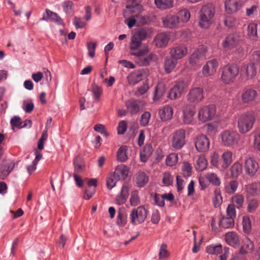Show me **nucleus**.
<instances>
[{
    "label": "nucleus",
    "mask_w": 260,
    "mask_h": 260,
    "mask_svg": "<svg viewBox=\"0 0 260 260\" xmlns=\"http://www.w3.org/2000/svg\"><path fill=\"white\" fill-rule=\"evenodd\" d=\"M147 37V31L144 28L135 29L132 32L129 44V54L137 57L136 62L140 66L148 65L155 55L149 52V46L142 41Z\"/></svg>",
    "instance_id": "f257e3e1"
},
{
    "label": "nucleus",
    "mask_w": 260,
    "mask_h": 260,
    "mask_svg": "<svg viewBox=\"0 0 260 260\" xmlns=\"http://www.w3.org/2000/svg\"><path fill=\"white\" fill-rule=\"evenodd\" d=\"M215 13V8L212 3H207L201 7L199 12V25L207 29L211 25Z\"/></svg>",
    "instance_id": "f03ea898"
},
{
    "label": "nucleus",
    "mask_w": 260,
    "mask_h": 260,
    "mask_svg": "<svg viewBox=\"0 0 260 260\" xmlns=\"http://www.w3.org/2000/svg\"><path fill=\"white\" fill-rule=\"evenodd\" d=\"M222 145L231 148H236L241 144V136L240 133L235 130L226 129L221 132L219 135Z\"/></svg>",
    "instance_id": "7ed1b4c3"
},
{
    "label": "nucleus",
    "mask_w": 260,
    "mask_h": 260,
    "mask_svg": "<svg viewBox=\"0 0 260 260\" xmlns=\"http://www.w3.org/2000/svg\"><path fill=\"white\" fill-rule=\"evenodd\" d=\"M256 120V114L253 112H247L242 114L238 118L237 128L241 134H245L253 127Z\"/></svg>",
    "instance_id": "20e7f679"
},
{
    "label": "nucleus",
    "mask_w": 260,
    "mask_h": 260,
    "mask_svg": "<svg viewBox=\"0 0 260 260\" xmlns=\"http://www.w3.org/2000/svg\"><path fill=\"white\" fill-rule=\"evenodd\" d=\"M239 72V68L235 64H228L222 69L221 81L225 84L234 82Z\"/></svg>",
    "instance_id": "39448f33"
},
{
    "label": "nucleus",
    "mask_w": 260,
    "mask_h": 260,
    "mask_svg": "<svg viewBox=\"0 0 260 260\" xmlns=\"http://www.w3.org/2000/svg\"><path fill=\"white\" fill-rule=\"evenodd\" d=\"M147 216V211L144 206H140L132 210L129 214L131 223L137 225L143 223Z\"/></svg>",
    "instance_id": "423d86ee"
},
{
    "label": "nucleus",
    "mask_w": 260,
    "mask_h": 260,
    "mask_svg": "<svg viewBox=\"0 0 260 260\" xmlns=\"http://www.w3.org/2000/svg\"><path fill=\"white\" fill-rule=\"evenodd\" d=\"M185 131L183 129H179L170 136V143L172 147L175 150L181 149L185 144Z\"/></svg>",
    "instance_id": "0eeeda50"
},
{
    "label": "nucleus",
    "mask_w": 260,
    "mask_h": 260,
    "mask_svg": "<svg viewBox=\"0 0 260 260\" xmlns=\"http://www.w3.org/2000/svg\"><path fill=\"white\" fill-rule=\"evenodd\" d=\"M149 75V70L140 69L131 72L127 76L126 79L129 85L134 86L146 78Z\"/></svg>",
    "instance_id": "6e6552de"
},
{
    "label": "nucleus",
    "mask_w": 260,
    "mask_h": 260,
    "mask_svg": "<svg viewBox=\"0 0 260 260\" xmlns=\"http://www.w3.org/2000/svg\"><path fill=\"white\" fill-rule=\"evenodd\" d=\"M216 107L214 105L201 108L198 113V118L202 122L212 120L216 116Z\"/></svg>",
    "instance_id": "1a4fd4ad"
},
{
    "label": "nucleus",
    "mask_w": 260,
    "mask_h": 260,
    "mask_svg": "<svg viewBox=\"0 0 260 260\" xmlns=\"http://www.w3.org/2000/svg\"><path fill=\"white\" fill-rule=\"evenodd\" d=\"M244 167L246 174L250 177L255 176L259 169L257 161L251 157L245 158Z\"/></svg>",
    "instance_id": "9d476101"
},
{
    "label": "nucleus",
    "mask_w": 260,
    "mask_h": 260,
    "mask_svg": "<svg viewBox=\"0 0 260 260\" xmlns=\"http://www.w3.org/2000/svg\"><path fill=\"white\" fill-rule=\"evenodd\" d=\"M257 68L253 62L244 64L241 69L240 76L242 80H249L253 79L256 75Z\"/></svg>",
    "instance_id": "9b49d317"
},
{
    "label": "nucleus",
    "mask_w": 260,
    "mask_h": 260,
    "mask_svg": "<svg viewBox=\"0 0 260 260\" xmlns=\"http://www.w3.org/2000/svg\"><path fill=\"white\" fill-rule=\"evenodd\" d=\"M188 86V84L185 81H178L170 89L168 98L172 100L180 98L182 94L186 90Z\"/></svg>",
    "instance_id": "f8f14e48"
},
{
    "label": "nucleus",
    "mask_w": 260,
    "mask_h": 260,
    "mask_svg": "<svg viewBox=\"0 0 260 260\" xmlns=\"http://www.w3.org/2000/svg\"><path fill=\"white\" fill-rule=\"evenodd\" d=\"M194 145L199 152H206L209 150L210 141L207 136L200 135L196 138Z\"/></svg>",
    "instance_id": "ddd939ff"
},
{
    "label": "nucleus",
    "mask_w": 260,
    "mask_h": 260,
    "mask_svg": "<svg viewBox=\"0 0 260 260\" xmlns=\"http://www.w3.org/2000/svg\"><path fill=\"white\" fill-rule=\"evenodd\" d=\"M207 51L205 46H200L189 57V63L192 66L198 64L200 61L205 58Z\"/></svg>",
    "instance_id": "4468645a"
},
{
    "label": "nucleus",
    "mask_w": 260,
    "mask_h": 260,
    "mask_svg": "<svg viewBox=\"0 0 260 260\" xmlns=\"http://www.w3.org/2000/svg\"><path fill=\"white\" fill-rule=\"evenodd\" d=\"M187 98L191 103L198 104L201 102L204 98L203 88L196 87L191 88L187 95Z\"/></svg>",
    "instance_id": "2eb2a0df"
},
{
    "label": "nucleus",
    "mask_w": 260,
    "mask_h": 260,
    "mask_svg": "<svg viewBox=\"0 0 260 260\" xmlns=\"http://www.w3.org/2000/svg\"><path fill=\"white\" fill-rule=\"evenodd\" d=\"M187 53L188 48L184 44H179L172 47L170 52L171 57L177 60L183 58Z\"/></svg>",
    "instance_id": "dca6fc26"
},
{
    "label": "nucleus",
    "mask_w": 260,
    "mask_h": 260,
    "mask_svg": "<svg viewBox=\"0 0 260 260\" xmlns=\"http://www.w3.org/2000/svg\"><path fill=\"white\" fill-rule=\"evenodd\" d=\"M218 67V62L216 59L208 61L202 68V74L205 77L213 75L216 72Z\"/></svg>",
    "instance_id": "f3484780"
},
{
    "label": "nucleus",
    "mask_w": 260,
    "mask_h": 260,
    "mask_svg": "<svg viewBox=\"0 0 260 260\" xmlns=\"http://www.w3.org/2000/svg\"><path fill=\"white\" fill-rule=\"evenodd\" d=\"M141 2L134 1L131 3H128L126 7V10L124 14L126 16L127 14H131L132 16H135L137 18L140 17V14L143 11V6L140 4Z\"/></svg>",
    "instance_id": "a211bd4d"
},
{
    "label": "nucleus",
    "mask_w": 260,
    "mask_h": 260,
    "mask_svg": "<svg viewBox=\"0 0 260 260\" xmlns=\"http://www.w3.org/2000/svg\"><path fill=\"white\" fill-rule=\"evenodd\" d=\"M130 187L131 185L129 184L123 183L119 193L115 197V203L117 205H122L126 202L129 194Z\"/></svg>",
    "instance_id": "6ab92c4d"
},
{
    "label": "nucleus",
    "mask_w": 260,
    "mask_h": 260,
    "mask_svg": "<svg viewBox=\"0 0 260 260\" xmlns=\"http://www.w3.org/2000/svg\"><path fill=\"white\" fill-rule=\"evenodd\" d=\"M243 3L241 0H225V12L228 14L237 13L241 9Z\"/></svg>",
    "instance_id": "aec40b11"
},
{
    "label": "nucleus",
    "mask_w": 260,
    "mask_h": 260,
    "mask_svg": "<svg viewBox=\"0 0 260 260\" xmlns=\"http://www.w3.org/2000/svg\"><path fill=\"white\" fill-rule=\"evenodd\" d=\"M241 36L238 34L229 35L222 41V46L224 49H230L236 46L240 41Z\"/></svg>",
    "instance_id": "412c9836"
},
{
    "label": "nucleus",
    "mask_w": 260,
    "mask_h": 260,
    "mask_svg": "<svg viewBox=\"0 0 260 260\" xmlns=\"http://www.w3.org/2000/svg\"><path fill=\"white\" fill-rule=\"evenodd\" d=\"M15 163L11 160L3 161L0 166V179H5L13 170Z\"/></svg>",
    "instance_id": "4be33fe9"
},
{
    "label": "nucleus",
    "mask_w": 260,
    "mask_h": 260,
    "mask_svg": "<svg viewBox=\"0 0 260 260\" xmlns=\"http://www.w3.org/2000/svg\"><path fill=\"white\" fill-rule=\"evenodd\" d=\"M170 35L166 32H161L157 34L154 38V45L158 48L166 47L170 40Z\"/></svg>",
    "instance_id": "5701e85b"
},
{
    "label": "nucleus",
    "mask_w": 260,
    "mask_h": 260,
    "mask_svg": "<svg viewBox=\"0 0 260 260\" xmlns=\"http://www.w3.org/2000/svg\"><path fill=\"white\" fill-rule=\"evenodd\" d=\"M233 160L232 152L229 150L224 151L222 153L220 159V170H225L228 169Z\"/></svg>",
    "instance_id": "b1692460"
},
{
    "label": "nucleus",
    "mask_w": 260,
    "mask_h": 260,
    "mask_svg": "<svg viewBox=\"0 0 260 260\" xmlns=\"http://www.w3.org/2000/svg\"><path fill=\"white\" fill-rule=\"evenodd\" d=\"M162 22L165 27L175 28L180 23L176 15L169 14L162 17Z\"/></svg>",
    "instance_id": "393cba45"
},
{
    "label": "nucleus",
    "mask_w": 260,
    "mask_h": 260,
    "mask_svg": "<svg viewBox=\"0 0 260 260\" xmlns=\"http://www.w3.org/2000/svg\"><path fill=\"white\" fill-rule=\"evenodd\" d=\"M254 249L253 242L249 238L246 237L242 240V245L239 249V253L245 254L251 253Z\"/></svg>",
    "instance_id": "a878e982"
},
{
    "label": "nucleus",
    "mask_w": 260,
    "mask_h": 260,
    "mask_svg": "<svg viewBox=\"0 0 260 260\" xmlns=\"http://www.w3.org/2000/svg\"><path fill=\"white\" fill-rule=\"evenodd\" d=\"M129 168L124 165L117 166L113 173L114 176L119 180L126 179L129 173Z\"/></svg>",
    "instance_id": "bb28decb"
},
{
    "label": "nucleus",
    "mask_w": 260,
    "mask_h": 260,
    "mask_svg": "<svg viewBox=\"0 0 260 260\" xmlns=\"http://www.w3.org/2000/svg\"><path fill=\"white\" fill-rule=\"evenodd\" d=\"M257 97L256 90L252 88H247L244 90L242 94V99L244 103H249L254 101Z\"/></svg>",
    "instance_id": "cd10ccee"
},
{
    "label": "nucleus",
    "mask_w": 260,
    "mask_h": 260,
    "mask_svg": "<svg viewBox=\"0 0 260 260\" xmlns=\"http://www.w3.org/2000/svg\"><path fill=\"white\" fill-rule=\"evenodd\" d=\"M225 240L226 242L233 247H237L239 245V236L236 232H229L225 234Z\"/></svg>",
    "instance_id": "c85d7f7f"
},
{
    "label": "nucleus",
    "mask_w": 260,
    "mask_h": 260,
    "mask_svg": "<svg viewBox=\"0 0 260 260\" xmlns=\"http://www.w3.org/2000/svg\"><path fill=\"white\" fill-rule=\"evenodd\" d=\"M173 112V108L171 106L167 105L160 109L159 115L162 121H167L172 118Z\"/></svg>",
    "instance_id": "c756f323"
},
{
    "label": "nucleus",
    "mask_w": 260,
    "mask_h": 260,
    "mask_svg": "<svg viewBox=\"0 0 260 260\" xmlns=\"http://www.w3.org/2000/svg\"><path fill=\"white\" fill-rule=\"evenodd\" d=\"M88 91H90L92 95V98L93 100L95 102H98L100 101V98L103 94V88L98 85L95 82H93Z\"/></svg>",
    "instance_id": "7c9ffc66"
},
{
    "label": "nucleus",
    "mask_w": 260,
    "mask_h": 260,
    "mask_svg": "<svg viewBox=\"0 0 260 260\" xmlns=\"http://www.w3.org/2000/svg\"><path fill=\"white\" fill-rule=\"evenodd\" d=\"M176 16L179 23H186L190 19V12L188 9L182 8L178 11Z\"/></svg>",
    "instance_id": "2f4dec72"
},
{
    "label": "nucleus",
    "mask_w": 260,
    "mask_h": 260,
    "mask_svg": "<svg viewBox=\"0 0 260 260\" xmlns=\"http://www.w3.org/2000/svg\"><path fill=\"white\" fill-rule=\"evenodd\" d=\"M260 184L254 183L246 185L244 187V191L247 197L255 196L258 194Z\"/></svg>",
    "instance_id": "473e14b6"
},
{
    "label": "nucleus",
    "mask_w": 260,
    "mask_h": 260,
    "mask_svg": "<svg viewBox=\"0 0 260 260\" xmlns=\"http://www.w3.org/2000/svg\"><path fill=\"white\" fill-rule=\"evenodd\" d=\"M243 165L239 161H236L230 168L231 175L232 178H238L242 173Z\"/></svg>",
    "instance_id": "72a5a7b5"
},
{
    "label": "nucleus",
    "mask_w": 260,
    "mask_h": 260,
    "mask_svg": "<svg viewBox=\"0 0 260 260\" xmlns=\"http://www.w3.org/2000/svg\"><path fill=\"white\" fill-rule=\"evenodd\" d=\"M178 63V61L173 58L171 56L170 57H167L166 58L165 62H164V68L165 71L170 73L173 71Z\"/></svg>",
    "instance_id": "f704fd0d"
},
{
    "label": "nucleus",
    "mask_w": 260,
    "mask_h": 260,
    "mask_svg": "<svg viewBox=\"0 0 260 260\" xmlns=\"http://www.w3.org/2000/svg\"><path fill=\"white\" fill-rule=\"evenodd\" d=\"M42 20L55 21L60 24L62 23L61 19L58 16V15L48 9L46 10L45 14L44 15Z\"/></svg>",
    "instance_id": "c9c22d12"
},
{
    "label": "nucleus",
    "mask_w": 260,
    "mask_h": 260,
    "mask_svg": "<svg viewBox=\"0 0 260 260\" xmlns=\"http://www.w3.org/2000/svg\"><path fill=\"white\" fill-rule=\"evenodd\" d=\"M208 166V161L203 154H200L198 157L195 165V168L198 171L205 170Z\"/></svg>",
    "instance_id": "e433bc0d"
},
{
    "label": "nucleus",
    "mask_w": 260,
    "mask_h": 260,
    "mask_svg": "<svg viewBox=\"0 0 260 260\" xmlns=\"http://www.w3.org/2000/svg\"><path fill=\"white\" fill-rule=\"evenodd\" d=\"M165 91L166 88L165 84L162 82L158 83V84L155 88L153 101L156 102L159 100L164 95Z\"/></svg>",
    "instance_id": "4c0bfd02"
},
{
    "label": "nucleus",
    "mask_w": 260,
    "mask_h": 260,
    "mask_svg": "<svg viewBox=\"0 0 260 260\" xmlns=\"http://www.w3.org/2000/svg\"><path fill=\"white\" fill-rule=\"evenodd\" d=\"M174 2V0H154V3L157 8L162 10L173 7Z\"/></svg>",
    "instance_id": "58836bf2"
},
{
    "label": "nucleus",
    "mask_w": 260,
    "mask_h": 260,
    "mask_svg": "<svg viewBox=\"0 0 260 260\" xmlns=\"http://www.w3.org/2000/svg\"><path fill=\"white\" fill-rule=\"evenodd\" d=\"M127 222V214L124 209H120L118 212L116 223L120 226H124Z\"/></svg>",
    "instance_id": "ea45409f"
},
{
    "label": "nucleus",
    "mask_w": 260,
    "mask_h": 260,
    "mask_svg": "<svg viewBox=\"0 0 260 260\" xmlns=\"http://www.w3.org/2000/svg\"><path fill=\"white\" fill-rule=\"evenodd\" d=\"M136 183L139 187L144 186L148 181V177L145 173L140 172L136 175Z\"/></svg>",
    "instance_id": "a19ab883"
},
{
    "label": "nucleus",
    "mask_w": 260,
    "mask_h": 260,
    "mask_svg": "<svg viewBox=\"0 0 260 260\" xmlns=\"http://www.w3.org/2000/svg\"><path fill=\"white\" fill-rule=\"evenodd\" d=\"M247 36L251 40H256L257 36V24L255 23H251L247 26Z\"/></svg>",
    "instance_id": "79ce46f5"
},
{
    "label": "nucleus",
    "mask_w": 260,
    "mask_h": 260,
    "mask_svg": "<svg viewBox=\"0 0 260 260\" xmlns=\"http://www.w3.org/2000/svg\"><path fill=\"white\" fill-rule=\"evenodd\" d=\"M153 149L151 146L147 145L145 146L143 150L140 152V159L142 162H146L151 155Z\"/></svg>",
    "instance_id": "37998d69"
},
{
    "label": "nucleus",
    "mask_w": 260,
    "mask_h": 260,
    "mask_svg": "<svg viewBox=\"0 0 260 260\" xmlns=\"http://www.w3.org/2000/svg\"><path fill=\"white\" fill-rule=\"evenodd\" d=\"M213 206L215 208L219 207L222 203V197L220 189L216 188L214 192L212 199Z\"/></svg>",
    "instance_id": "c03bdc74"
},
{
    "label": "nucleus",
    "mask_w": 260,
    "mask_h": 260,
    "mask_svg": "<svg viewBox=\"0 0 260 260\" xmlns=\"http://www.w3.org/2000/svg\"><path fill=\"white\" fill-rule=\"evenodd\" d=\"M244 200V197L242 194L237 193L232 198V205H234L237 208L240 209L242 207Z\"/></svg>",
    "instance_id": "a18cd8bd"
},
{
    "label": "nucleus",
    "mask_w": 260,
    "mask_h": 260,
    "mask_svg": "<svg viewBox=\"0 0 260 260\" xmlns=\"http://www.w3.org/2000/svg\"><path fill=\"white\" fill-rule=\"evenodd\" d=\"M178 161V155L176 153H171L168 155L166 158V165L172 167L175 166Z\"/></svg>",
    "instance_id": "49530a36"
},
{
    "label": "nucleus",
    "mask_w": 260,
    "mask_h": 260,
    "mask_svg": "<svg viewBox=\"0 0 260 260\" xmlns=\"http://www.w3.org/2000/svg\"><path fill=\"white\" fill-rule=\"evenodd\" d=\"M220 225L225 229L232 228L234 225V218L229 216L222 217L220 220Z\"/></svg>",
    "instance_id": "de8ad7c7"
},
{
    "label": "nucleus",
    "mask_w": 260,
    "mask_h": 260,
    "mask_svg": "<svg viewBox=\"0 0 260 260\" xmlns=\"http://www.w3.org/2000/svg\"><path fill=\"white\" fill-rule=\"evenodd\" d=\"M126 150L127 147L126 146H122L119 148L117 154L118 160L121 162H125L127 159Z\"/></svg>",
    "instance_id": "09e8293b"
},
{
    "label": "nucleus",
    "mask_w": 260,
    "mask_h": 260,
    "mask_svg": "<svg viewBox=\"0 0 260 260\" xmlns=\"http://www.w3.org/2000/svg\"><path fill=\"white\" fill-rule=\"evenodd\" d=\"M129 203L131 206H137L140 203V198L138 190H134L131 192Z\"/></svg>",
    "instance_id": "8fccbe9b"
},
{
    "label": "nucleus",
    "mask_w": 260,
    "mask_h": 260,
    "mask_svg": "<svg viewBox=\"0 0 260 260\" xmlns=\"http://www.w3.org/2000/svg\"><path fill=\"white\" fill-rule=\"evenodd\" d=\"M205 178L214 185L219 186L221 183L220 179L215 173H207L205 175Z\"/></svg>",
    "instance_id": "3c124183"
},
{
    "label": "nucleus",
    "mask_w": 260,
    "mask_h": 260,
    "mask_svg": "<svg viewBox=\"0 0 260 260\" xmlns=\"http://www.w3.org/2000/svg\"><path fill=\"white\" fill-rule=\"evenodd\" d=\"M222 245L219 244L217 245H211L206 247V252L210 254H218L222 252Z\"/></svg>",
    "instance_id": "603ef678"
},
{
    "label": "nucleus",
    "mask_w": 260,
    "mask_h": 260,
    "mask_svg": "<svg viewBox=\"0 0 260 260\" xmlns=\"http://www.w3.org/2000/svg\"><path fill=\"white\" fill-rule=\"evenodd\" d=\"M127 110L131 113H136L140 111V107L137 101H128L126 103Z\"/></svg>",
    "instance_id": "864d4df0"
},
{
    "label": "nucleus",
    "mask_w": 260,
    "mask_h": 260,
    "mask_svg": "<svg viewBox=\"0 0 260 260\" xmlns=\"http://www.w3.org/2000/svg\"><path fill=\"white\" fill-rule=\"evenodd\" d=\"M242 225L244 232L246 234H249L251 231V222L248 216L243 217Z\"/></svg>",
    "instance_id": "5fc2aeb1"
},
{
    "label": "nucleus",
    "mask_w": 260,
    "mask_h": 260,
    "mask_svg": "<svg viewBox=\"0 0 260 260\" xmlns=\"http://www.w3.org/2000/svg\"><path fill=\"white\" fill-rule=\"evenodd\" d=\"M119 180L117 179L113 174H109L107 177L106 185L107 188L111 190L114 188Z\"/></svg>",
    "instance_id": "6e6d98bb"
},
{
    "label": "nucleus",
    "mask_w": 260,
    "mask_h": 260,
    "mask_svg": "<svg viewBox=\"0 0 260 260\" xmlns=\"http://www.w3.org/2000/svg\"><path fill=\"white\" fill-rule=\"evenodd\" d=\"M210 164L213 167L220 170V159L218 154L215 151L213 152L211 154Z\"/></svg>",
    "instance_id": "4d7b16f0"
},
{
    "label": "nucleus",
    "mask_w": 260,
    "mask_h": 260,
    "mask_svg": "<svg viewBox=\"0 0 260 260\" xmlns=\"http://www.w3.org/2000/svg\"><path fill=\"white\" fill-rule=\"evenodd\" d=\"M224 24L227 27L232 28L237 27L239 22L235 17L229 16L226 17L224 20Z\"/></svg>",
    "instance_id": "13d9d810"
},
{
    "label": "nucleus",
    "mask_w": 260,
    "mask_h": 260,
    "mask_svg": "<svg viewBox=\"0 0 260 260\" xmlns=\"http://www.w3.org/2000/svg\"><path fill=\"white\" fill-rule=\"evenodd\" d=\"M22 108L25 112L30 113L34 109L32 101L31 99L23 101Z\"/></svg>",
    "instance_id": "bf43d9fd"
},
{
    "label": "nucleus",
    "mask_w": 260,
    "mask_h": 260,
    "mask_svg": "<svg viewBox=\"0 0 260 260\" xmlns=\"http://www.w3.org/2000/svg\"><path fill=\"white\" fill-rule=\"evenodd\" d=\"M239 183L237 180L230 181L225 187V189L228 193H234L237 189Z\"/></svg>",
    "instance_id": "052dcab7"
},
{
    "label": "nucleus",
    "mask_w": 260,
    "mask_h": 260,
    "mask_svg": "<svg viewBox=\"0 0 260 260\" xmlns=\"http://www.w3.org/2000/svg\"><path fill=\"white\" fill-rule=\"evenodd\" d=\"M74 171L75 173L82 172L84 168V164L80 158H77L74 160Z\"/></svg>",
    "instance_id": "680f3d73"
},
{
    "label": "nucleus",
    "mask_w": 260,
    "mask_h": 260,
    "mask_svg": "<svg viewBox=\"0 0 260 260\" xmlns=\"http://www.w3.org/2000/svg\"><path fill=\"white\" fill-rule=\"evenodd\" d=\"M167 246L165 244H162L159 249V258L161 259H164L169 257L170 253L167 249Z\"/></svg>",
    "instance_id": "e2e57ef3"
},
{
    "label": "nucleus",
    "mask_w": 260,
    "mask_h": 260,
    "mask_svg": "<svg viewBox=\"0 0 260 260\" xmlns=\"http://www.w3.org/2000/svg\"><path fill=\"white\" fill-rule=\"evenodd\" d=\"M183 114L194 115L196 110L195 107L190 104H185L182 108Z\"/></svg>",
    "instance_id": "0e129e2a"
},
{
    "label": "nucleus",
    "mask_w": 260,
    "mask_h": 260,
    "mask_svg": "<svg viewBox=\"0 0 260 260\" xmlns=\"http://www.w3.org/2000/svg\"><path fill=\"white\" fill-rule=\"evenodd\" d=\"M151 117V114L149 112H145L141 116L140 124L142 126H145L149 123Z\"/></svg>",
    "instance_id": "69168bd1"
},
{
    "label": "nucleus",
    "mask_w": 260,
    "mask_h": 260,
    "mask_svg": "<svg viewBox=\"0 0 260 260\" xmlns=\"http://www.w3.org/2000/svg\"><path fill=\"white\" fill-rule=\"evenodd\" d=\"M182 170L184 176L189 177L191 175L192 167L188 162L183 163Z\"/></svg>",
    "instance_id": "338daca9"
},
{
    "label": "nucleus",
    "mask_w": 260,
    "mask_h": 260,
    "mask_svg": "<svg viewBox=\"0 0 260 260\" xmlns=\"http://www.w3.org/2000/svg\"><path fill=\"white\" fill-rule=\"evenodd\" d=\"M258 201L255 199H251L248 202L247 211L249 213H253L258 207Z\"/></svg>",
    "instance_id": "774afa93"
}]
</instances>
